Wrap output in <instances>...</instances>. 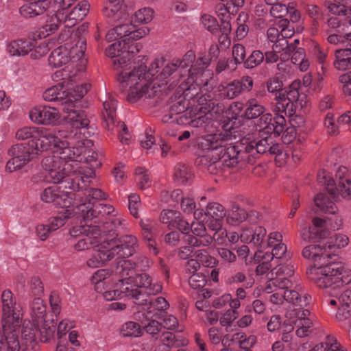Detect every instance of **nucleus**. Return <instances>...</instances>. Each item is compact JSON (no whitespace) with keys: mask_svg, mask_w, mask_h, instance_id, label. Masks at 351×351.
<instances>
[{"mask_svg":"<svg viewBox=\"0 0 351 351\" xmlns=\"http://www.w3.org/2000/svg\"><path fill=\"white\" fill-rule=\"evenodd\" d=\"M310 351H344V350L333 337L327 336L324 342L315 345Z\"/></svg>","mask_w":351,"mask_h":351,"instance_id":"e433bc0d","label":"nucleus"},{"mask_svg":"<svg viewBox=\"0 0 351 351\" xmlns=\"http://www.w3.org/2000/svg\"><path fill=\"white\" fill-rule=\"evenodd\" d=\"M331 248V245H309L306 246L302 252L304 258L311 260L314 265L309 268L306 274L311 280L314 281L317 287H326L327 283L335 280L338 285H341L340 280L331 274L333 272L340 274L345 271V268L341 263L329 262L332 255L328 251Z\"/></svg>","mask_w":351,"mask_h":351,"instance_id":"f03ea898","label":"nucleus"},{"mask_svg":"<svg viewBox=\"0 0 351 351\" xmlns=\"http://www.w3.org/2000/svg\"><path fill=\"white\" fill-rule=\"evenodd\" d=\"M121 5L120 3H108V5L104 8L103 12L104 14L108 18L114 19L118 20L122 16V12L121 11Z\"/></svg>","mask_w":351,"mask_h":351,"instance_id":"e2e57ef3","label":"nucleus"},{"mask_svg":"<svg viewBox=\"0 0 351 351\" xmlns=\"http://www.w3.org/2000/svg\"><path fill=\"white\" fill-rule=\"evenodd\" d=\"M32 316L33 321L37 324L45 321L47 307L43 300L40 298H35L32 303Z\"/></svg>","mask_w":351,"mask_h":351,"instance_id":"473e14b6","label":"nucleus"},{"mask_svg":"<svg viewBox=\"0 0 351 351\" xmlns=\"http://www.w3.org/2000/svg\"><path fill=\"white\" fill-rule=\"evenodd\" d=\"M104 112H103L104 118L109 125V123H113L116 116L117 101L114 99L110 98L103 104Z\"/></svg>","mask_w":351,"mask_h":351,"instance_id":"de8ad7c7","label":"nucleus"},{"mask_svg":"<svg viewBox=\"0 0 351 351\" xmlns=\"http://www.w3.org/2000/svg\"><path fill=\"white\" fill-rule=\"evenodd\" d=\"M56 152L59 154V157L62 160H66L81 162L83 159L82 154L85 152V147L82 146L75 147L66 140L60 138Z\"/></svg>","mask_w":351,"mask_h":351,"instance_id":"6ab92c4d","label":"nucleus"},{"mask_svg":"<svg viewBox=\"0 0 351 351\" xmlns=\"http://www.w3.org/2000/svg\"><path fill=\"white\" fill-rule=\"evenodd\" d=\"M20 326L2 325L3 335L0 339V351H20L21 346L16 329Z\"/></svg>","mask_w":351,"mask_h":351,"instance_id":"a211bd4d","label":"nucleus"},{"mask_svg":"<svg viewBox=\"0 0 351 351\" xmlns=\"http://www.w3.org/2000/svg\"><path fill=\"white\" fill-rule=\"evenodd\" d=\"M114 272L117 276L121 277L120 279H126L130 276H134V271L132 269L130 261L123 258L118 262Z\"/></svg>","mask_w":351,"mask_h":351,"instance_id":"8fccbe9b","label":"nucleus"},{"mask_svg":"<svg viewBox=\"0 0 351 351\" xmlns=\"http://www.w3.org/2000/svg\"><path fill=\"white\" fill-rule=\"evenodd\" d=\"M36 133L35 139L28 142L36 156L48 150L51 146L57 147L60 138L56 133H52L43 128H39Z\"/></svg>","mask_w":351,"mask_h":351,"instance_id":"9b49d317","label":"nucleus"},{"mask_svg":"<svg viewBox=\"0 0 351 351\" xmlns=\"http://www.w3.org/2000/svg\"><path fill=\"white\" fill-rule=\"evenodd\" d=\"M300 86V81L295 80L289 86L286 94H280V100L274 108L275 116L283 112H288L289 116H292L298 109H302L306 106V95L299 92Z\"/></svg>","mask_w":351,"mask_h":351,"instance_id":"39448f33","label":"nucleus"},{"mask_svg":"<svg viewBox=\"0 0 351 351\" xmlns=\"http://www.w3.org/2000/svg\"><path fill=\"white\" fill-rule=\"evenodd\" d=\"M29 117L36 124L47 125L56 122L60 115L56 108L48 106H37L29 111Z\"/></svg>","mask_w":351,"mask_h":351,"instance_id":"2eb2a0df","label":"nucleus"},{"mask_svg":"<svg viewBox=\"0 0 351 351\" xmlns=\"http://www.w3.org/2000/svg\"><path fill=\"white\" fill-rule=\"evenodd\" d=\"M130 276L126 279H119L117 282V287L119 290L117 291L121 295V298H127L132 300L136 305H147L148 304L147 293L138 289L134 281L131 280Z\"/></svg>","mask_w":351,"mask_h":351,"instance_id":"1a4fd4ad","label":"nucleus"},{"mask_svg":"<svg viewBox=\"0 0 351 351\" xmlns=\"http://www.w3.org/2000/svg\"><path fill=\"white\" fill-rule=\"evenodd\" d=\"M70 121L72 127L77 129H87L90 124L86 114L82 110L72 112Z\"/></svg>","mask_w":351,"mask_h":351,"instance_id":"a19ab883","label":"nucleus"},{"mask_svg":"<svg viewBox=\"0 0 351 351\" xmlns=\"http://www.w3.org/2000/svg\"><path fill=\"white\" fill-rule=\"evenodd\" d=\"M350 0H326L324 5L335 15H343L346 11L347 5Z\"/></svg>","mask_w":351,"mask_h":351,"instance_id":"c03bdc74","label":"nucleus"},{"mask_svg":"<svg viewBox=\"0 0 351 351\" xmlns=\"http://www.w3.org/2000/svg\"><path fill=\"white\" fill-rule=\"evenodd\" d=\"M205 215L211 217L213 219H223L226 216V211L223 206L214 202L207 206Z\"/></svg>","mask_w":351,"mask_h":351,"instance_id":"4d7b16f0","label":"nucleus"},{"mask_svg":"<svg viewBox=\"0 0 351 351\" xmlns=\"http://www.w3.org/2000/svg\"><path fill=\"white\" fill-rule=\"evenodd\" d=\"M102 237L99 235V238H95L93 236L89 237V235H85L77 243L74 245V247L77 251H82L88 250L90 246H93L96 249L98 248V245H100Z\"/></svg>","mask_w":351,"mask_h":351,"instance_id":"37998d69","label":"nucleus"},{"mask_svg":"<svg viewBox=\"0 0 351 351\" xmlns=\"http://www.w3.org/2000/svg\"><path fill=\"white\" fill-rule=\"evenodd\" d=\"M196 163L205 167L208 172L213 175H220L226 171V163L217 156L213 149H208L206 154L196 159Z\"/></svg>","mask_w":351,"mask_h":351,"instance_id":"4468645a","label":"nucleus"},{"mask_svg":"<svg viewBox=\"0 0 351 351\" xmlns=\"http://www.w3.org/2000/svg\"><path fill=\"white\" fill-rule=\"evenodd\" d=\"M265 60L264 53L260 50H254L246 58L243 66L247 69H254L259 66Z\"/></svg>","mask_w":351,"mask_h":351,"instance_id":"864d4df0","label":"nucleus"},{"mask_svg":"<svg viewBox=\"0 0 351 351\" xmlns=\"http://www.w3.org/2000/svg\"><path fill=\"white\" fill-rule=\"evenodd\" d=\"M214 237L210 235L206 234H202V236L195 237L192 234L186 235L184 241L190 245L194 247H201V246H208L210 245L213 240Z\"/></svg>","mask_w":351,"mask_h":351,"instance_id":"4c0bfd02","label":"nucleus"},{"mask_svg":"<svg viewBox=\"0 0 351 351\" xmlns=\"http://www.w3.org/2000/svg\"><path fill=\"white\" fill-rule=\"evenodd\" d=\"M324 232H319L314 231L311 226L305 227L300 231V237L306 243H315L324 239Z\"/></svg>","mask_w":351,"mask_h":351,"instance_id":"a18cd8bd","label":"nucleus"},{"mask_svg":"<svg viewBox=\"0 0 351 351\" xmlns=\"http://www.w3.org/2000/svg\"><path fill=\"white\" fill-rule=\"evenodd\" d=\"M179 213V212L173 210H164L160 215V221L162 223L168 224L169 228H171L173 227Z\"/></svg>","mask_w":351,"mask_h":351,"instance_id":"774afa93","label":"nucleus"},{"mask_svg":"<svg viewBox=\"0 0 351 351\" xmlns=\"http://www.w3.org/2000/svg\"><path fill=\"white\" fill-rule=\"evenodd\" d=\"M75 193L61 191L58 186L46 188L40 195L41 199L47 203H51L56 206L67 208L71 205Z\"/></svg>","mask_w":351,"mask_h":351,"instance_id":"ddd939ff","label":"nucleus"},{"mask_svg":"<svg viewBox=\"0 0 351 351\" xmlns=\"http://www.w3.org/2000/svg\"><path fill=\"white\" fill-rule=\"evenodd\" d=\"M345 271H341L340 274H335V272L331 274L334 275L332 277L335 278V276L340 280H342V284L338 285L335 280H331L329 283H327L326 287H319L322 289H326L325 294L328 296H325L324 302L327 304L332 306H339V289L343 285H347L350 282V279H348V276H346Z\"/></svg>","mask_w":351,"mask_h":351,"instance_id":"dca6fc26","label":"nucleus"},{"mask_svg":"<svg viewBox=\"0 0 351 351\" xmlns=\"http://www.w3.org/2000/svg\"><path fill=\"white\" fill-rule=\"evenodd\" d=\"M335 318L340 323L348 321L351 324V287L339 295V306Z\"/></svg>","mask_w":351,"mask_h":351,"instance_id":"412c9836","label":"nucleus"},{"mask_svg":"<svg viewBox=\"0 0 351 351\" xmlns=\"http://www.w3.org/2000/svg\"><path fill=\"white\" fill-rule=\"evenodd\" d=\"M131 277V280L134 281L138 289L145 288L146 289L143 293H147V296L156 295L162 289V285L157 282H153L151 276L146 273L135 274Z\"/></svg>","mask_w":351,"mask_h":351,"instance_id":"4be33fe9","label":"nucleus"},{"mask_svg":"<svg viewBox=\"0 0 351 351\" xmlns=\"http://www.w3.org/2000/svg\"><path fill=\"white\" fill-rule=\"evenodd\" d=\"M34 47V40L18 39L7 45V51L12 56H24Z\"/></svg>","mask_w":351,"mask_h":351,"instance_id":"5701e85b","label":"nucleus"},{"mask_svg":"<svg viewBox=\"0 0 351 351\" xmlns=\"http://www.w3.org/2000/svg\"><path fill=\"white\" fill-rule=\"evenodd\" d=\"M69 60V48L66 46H60L55 49L48 58L49 64L53 67H60Z\"/></svg>","mask_w":351,"mask_h":351,"instance_id":"bb28decb","label":"nucleus"},{"mask_svg":"<svg viewBox=\"0 0 351 351\" xmlns=\"http://www.w3.org/2000/svg\"><path fill=\"white\" fill-rule=\"evenodd\" d=\"M335 60L334 66L339 71H345L351 69V56L347 54L346 51L337 49L335 51Z\"/></svg>","mask_w":351,"mask_h":351,"instance_id":"c9c22d12","label":"nucleus"},{"mask_svg":"<svg viewBox=\"0 0 351 351\" xmlns=\"http://www.w3.org/2000/svg\"><path fill=\"white\" fill-rule=\"evenodd\" d=\"M253 85L252 77L245 75L240 79L234 80L225 86H221V95L223 99H233L243 93L250 91Z\"/></svg>","mask_w":351,"mask_h":351,"instance_id":"9d476101","label":"nucleus"},{"mask_svg":"<svg viewBox=\"0 0 351 351\" xmlns=\"http://www.w3.org/2000/svg\"><path fill=\"white\" fill-rule=\"evenodd\" d=\"M197 106V110L204 114H206L215 108V102L213 101L210 95H202L201 96L196 95Z\"/></svg>","mask_w":351,"mask_h":351,"instance_id":"ea45409f","label":"nucleus"},{"mask_svg":"<svg viewBox=\"0 0 351 351\" xmlns=\"http://www.w3.org/2000/svg\"><path fill=\"white\" fill-rule=\"evenodd\" d=\"M232 60L237 66L238 64L243 63L246 60V51L245 47L239 43L234 44L232 48Z\"/></svg>","mask_w":351,"mask_h":351,"instance_id":"bf43d9fd","label":"nucleus"},{"mask_svg":"<svg viewBox=\"0 0 351 351\" xmlns=\"http://www.w3.org/2000/svg\"><path fill=\"white\" fill-rule=\"evenodd\" d=\"M69 1L70 0H64L63 6L66 7H64L62 10L58 11L56 14V20L63 21L64 26L66 27H73L77 23L83 20L89 10L88 1H83L69 11L68 9L71 7Z\"/></svg>","mask_w":351,"mask_h":351,"instance_id":"6e6552de","label":"nucleus"},{"mask_svg":"<svg viewBox=\"0 0 351 351\" xmlns=\"http://www.w3.org/2000/svg\"><path fill=\"white\" fill-rule=\"evenodd\" d=\"M142 332L141 326L136 322H128L122 326L121 332L124 337H138Z\"/></svg>","mask_w":351,"mask_h":351,"instance_id":"052dcab7","label":"nucleus"},{"mask_svg":"<svg viewBox=\"0 0 351 351\" xmlns=\"http://www.w3.org/2000/svg\"><path fill=\"white\" fill-rule=\"evenodd\" d=\"M22 337L26 342L27 347H30L34 351L38 349L37 336L38 335V324L36 322H24L21 331Z\"/></svg>","mask_w":351,"mask_h":351,"instance_id":"b1692460","label":"nucleus"},{"mask_svg":"<svg viewBox=\"0 0 351 351\" xmlns=\"http://www.w3.org/2000/svg\"><path fill=\"white\" fill-rule=\"evenodd\" d=\"M69 163L62 160L58 156H49L45 157L42 160V167L46 173L58 169L64 165Z\"/></svg>","mask_w":351,"mask_h":351,"instance_id":"79ce46f5","label":"nucleus"},{"mask_svg":"<svg viewBox=\"0 0 351 351\" xmlns=\"http://www.w3.org/2000/svg\"><path fill=\"white\" fill-rule=\"evenodd\" d=\"M45 177L49 182L58 184L61 182H66L71 185L70 189L76 190V171H73L71 165H64L63 167L46 173Z\"/></svg>","mask_w":351,"mask_h":351,"instance_id":"f3484780","label":"nucleus"},{"mask_svg":"<svg viewBox=\"0 0 351 351\" xmlns=\"http://www.w3.org/2000/svg\"><path fill=\"white\" fill-rule=\"evenodd\" d=\"M28 2L23 5L20 9V14L25 17V18H32L38 15H41L45 12L46 10H45V3L41 4V6L38 4H36V1H26Z\"/></svg>","mask_w":351,"mask_h":351,"instance_id":"c756f323","label":"nucleus"},{"mask_svg":"<svg viewBox=\"0 0 351 351\" xmlns=\"http://www.w3.org/2000/svg\"><path fill=\"white\" fill-rule=\"evenodd\" d=\"M141 323L147 333L151 335L155 339H159L163 330L162 323L154 319L148 320L147 323Z\"/></svg>","mask_w":351,"mask_h":351,"instance_id":"6e6d98bb","label":"nucleus"},{"mask_svg":"<svg viewBox=\"0 0 351 351\" xmlns=\"http://www.w3.org/2000/svg\"><path fill=\"white\" fill-rule=\"evenodd\" d=\"M244 117L247 119H254L261 117L265 111L263 106L258 103L256 99H250L246 103Z\"/></svg>","mask_w":351,"mask_h":351,"instance_id":"72a5a7b5","label":"nucleus"},{"mask_svg":"<svg viewBox=\"0 0 351 351\" xmlns=\"http://www.w3.org/2000/svg\"><path fill=\"white\" fill-rule=\"evenodd\" d=\"M198 262L207 267H213L216 264V259L211 256L206 250H197L194 252Z\"/></svg>","mask_w":351,"mask_h":351,"instance_id":"13d9d810","label":"nucleus"},{"mask_svg":"<svg viewBox=\"0 0 351 351\" xmlns=\"http://www.w3.org/2000/svg\"><path fill=\"white\" fill-rule=\"evenodd\" d=\"M112 206L106 204H97L93 205L91 203L79 204L75 208V213L82 217L84 221H91L99 215H108L114 211Z\"/></svg>","mask_w":351,"mask_h":351,"instance_id":"f8f14e48","label":"nucleus"},{"mask_svg":"<svg viewBox=\"0 0 351 351\" xmlns=\"http://www.w3.org/2000/svg\"><path fill=\"white\" fill-rule=\"evenodd\" d=\"M284 297L288 302L301 307L307 306L311 300V295L302 291L287 290L284 291Z\"/></svg>","mask_w":351,"mask_h":351,"instance_id":"cd10ccee","label":"nucleus"},{"mask_svg":"<svg viewBox=\"0 0 351 351\" xmlns=\"http://www.w3.org/2000/svg\"><path fill=\"white\" fill-rule=\"evenodd\" d=\"M43 97L45 101H54L58 104H64L66 102V90H64L63 83H58L47 88L43 94Z\"/></svg>","mask_w":351,"mask_h":351,"instance_id":"a878e982","label":"nucleus"},{"mask_svg":"<svg viewBox=\"0 0 351 351\" xmlns=\"http://www.w3.org/2000/svg\"><path fill=\"white\" fill-rule=\"evenodd\" d=\"M154 10L149 8L138 10L133 15L132 22L134 24L148 23L153 19Z\"/></svg>","mask_w":351,"mask_h":351,"instance_id":"09e8293b","label":"nucleus"},{"mask_svg":"<svg viewBox=\"0 0 351 351\" xmlns=\"http://www.w3.org/2000/svg\"><path fill=\"white\" fill-rule=\"evenodd\" d=\"M314 202L317 208L315 212L320 211L326 214L335 215L337 211L335 202L328 194L323 193L317 194L314 198Z\"/></svg>","mask_w":351,"mask_h":351,"instance_id":"393cba45","label":"nucleus"},{"mask_svg":"<svg viewBox=\"0 0 351 351\" xmlns=\"http://www.w3.org/2000/svg\"><path fill=\"white\" fill-rule=\"evenodd\" d=\"M8 154L11 158L7 162L5 167L10 172L22 168L36 156L28 143L12 146L8 150Z\"/></svg>","mask_w":351,"mask_h":351,"instance_id":"0eeeda50","label":"nucleus"},{"mask_svg":"<svg viewBox=\"0 0 351 351\" xmlns=\"http://www.w3.org/2000/svg\"><path fill=\"white\" fill-rule=\"evenodd\" d=\"M206 277L202 274L196 273L192 274L189 278V285L193 289L197 290L202 289L206 284Z\"/></svg>","mask_w":351,"mask_h":351,"instance_id":"680f3d73","label":"nucleus"},{"mask_svg":"<svg viewBox=\"0 0 351 351\" xmlns=\"http://www.w3.org/2000/svg\"><path fill=\"white\" fill-rule=\"evenodd\" d=\"M271 134L280 136L285 130L286 127V119L282 114H276L273 117Z\"/></svg>","mask_w":351,"mask_h":351,"instance_id":"69168bd1","label":"nucleus"},{"mask_svg":"<svg viewBox=\"0 0 351 351\" xmlns=\"http://www.w3.org/2000/svg\"><path fill=\"white\" fill-rule=\"evenodd\" d=\"M70 234L72 237H79L80 235H89V237L93 236L95 238H99V235L101 234V230L96 226L86 225V226H78L73 228L70 231Z\"/></svg>","mask_w":351,"mask_h":351,"instance_id":"f704fd0d","label":"nucleus"},{"mask_svg":"<svg viewBox=\"0 0 351 351\" xmlns=\"http://www.w3.org/2000/svg\"><path fill=\"white\" fill-rule=\"evenodd\" d=\"M192 177L190 168L184 164L178 163L174 167L173 178L180 184H185Z\"/></svg>","mask_w":351,"mask_h":351,"instance_id":"58836bf2","label":"nucleus"},{"mask_svg":"<svg viewBox=\"0 0 351 351\" xmlns=\"http://www.w3.org/2000/svg\"><path fill=\"white\" fill-rule=\"evenodd\" d=\"M90 87V84L84 83L80 85H76L73 88H71L69 92L66 91V98L69 99H66V101H76L81 99L87 93Z\"/></svg>","mask_w":351,"mask_h":351,"instance_id":"49530a36","label":"nucleus"},{"mask_svg":"<svg viewBox=\"0 0 351 351\" xmlns=\"http://www.w3.org/2000/svg\"><path fill=\"white\" fill-rule=\"evenodd\" d=\"M224 133L210 134L205 138V146L207 149H213L217 156H219L228 168L234 167L240 160L247 162V154L245 152V141H242L241 145H231L226 147L223 145L226 140L230 139L232 136V125L229 123L223 125Z\"/></svg>","mask_w":351,"mask_h":351,"instance_id":"7ed1b4c3","label":"nucleus"},{"mask_svg":"<svg viewBox=\"0 0 351 351\" xmlns=\"http://www.w3.org/2000/svg\"><path fill=\"white\" fill-rule=\"evenodd\" d=\"M130 58L129 57V53H125V51H121V54L112 60V64L114 69L117 71V80L120 83L119 80V75L121 73H130V71H127V67L129 64H130ZM125 88H122L121 84H119V88L123 93Z\"/></svg>","mask_w":351,"mask_h":351,"instance_id":"c85d7f7f","label":"nucleus"},{"mask_svg":"<svg viewBox=\"0 0 351 351\" xmlns=\"http://www.w3.org/2000/svg\"><path fill=\"white\" fill-rule=\"evenodd\" d=\"M1 322L2 325L20 326L23 313L19 304L16 303V298L10 289L4 290L1 295Z\"/></svg>","mask_w":351,"mask_h":351,"instance_id":"423d86ee","label":"nucleus"},{"mask_svg":"<svg viewBox=\"0 0 351 351\" xmlns=\"http://www.w3.org/2000/svg\"><path fill=\"white\" fill-rule=\"evenodd\" d=\"M189 107V102L185 99H181L176 103L173 104L169 110V114L165 115L162 118V121L167 123L174 114H179L184 112Z\"/></svg>","mask_w":351,"mask_h":351,"instance_id":"5fc2aeb1","label":"nucleus"},{"mask_svg":"<svg viewBox=\"0 0 351 351\" xmlns=\"http://www.w3.org/2000/svg\"><path fill=\"white\" fill-rule=\"evenodd\" d=\"M71 213L69 210H65L63 213H60L57 215L49 219V226L52 231H55L63 226L66 220L70 218Z\"/></svg>","mask_w":351,"mask_h":351,"instance_id":"3c124183","label":"nucleus"},{"mask_svg":"<svg viewBox=\"0 0 351 351\" xmlns=\"http://www.w3.org/2000/svg\"><path fill=\"white\" fill-rule=\"evenodd\" d=\"M159 339L160 342L168 348H177L185 344L184 341L178 339L173 333L169 331H162Z\"/></svg>","mask_w":351,"mask_h":351,"instance_id":"603ef678","label":"nucleus"},{"mask_svg":"<svg viewBox=\"0 0 351 351\" xmlns=\"http://www.w3.org/2000/svg\"><path fill=\"white\" fill-rule=\"evenodd\" d=\"M138 246L137 239L131 234L123 235L119 238H106L101 243L99 257L103 261H110L117 257L123 259L132 256Z\"/></svg>","mask_w":351,"mask_h":351,"instance_id":"20e7f679","label":"nucleus"},{"mask_svg":"<svg viewBox=\"0 0 351 351\" xmlns=\"http://www.w3.org/2000/svg\"><path fill=\"white\" fill-rule=\"evenodd\" d=\"M201 21L204 27L212 34H215L218 32L219 24L215 17L205 14L202 15Z\"/></svg>","mask_w":351,"mask_h":351,"instance_id":"338daca9","label":"nucleus"},{"mask_svg":"<svg viewBox=\"0 0 351 351\" xmlns=\"http://www.w3.org/2000/svg\"><path fill=\"white\" fill-rule=\"evenodd\" d=\"M146 61L145 57H142L141 60H138V65L134 66L130 73H121L119 75L121 87L129 86V90L125 96L129 103H136L142 98H154L160 92V86L154 83V77L163 66L164 60L162 58L154 60L148 70Z\"/></svg>","mask_w":351,"mask_h":351,"instance_id":"f257e3e1","label":"nucleus"},{"mask_svg":"<svg viewBox=\"0 0 351 351\" xmlns=\"http://www.w3.org/2000/svg\"><path fill=\"white\" fill-rule=\"evenodd\" d=\"M248 216V214L243 208L237 205H233L228 212L226 221L228 223L237 226L244 221Z\"/></svg>","mask_w":351,"mask_h":351,"instance_id":"2f4dec72","label":"nucleus"},{"mask_svg":"<svg viewBox=\"0 0 351 351\" xmlns=\"http://www.w3.org/2000/svg\"><path fill=\"white\" fill-rule=\"evenodd\" d=\"M39 128L38 127H24L17 130L16 132V138L18 140H34L35 135Z\"/></svg>","mask_w":351,"mask_h":351,"instance_id":"0e129e2a","label":"nucleus"},{"mask_svg":"<svg viewBox=\"0 0 351 351\" xmlns=\"http://www.w3.org/2000/svg\"><path fill=\"white\" fill-rule=\"evenodd\" d=\"M122 224V220L119 218L112 219L109 221H106L103 223L101 226H98L101 230L103 241L106 238H116L118 234L115 232V230L121 226Z\"/></svg>","mask_w":351,"mask_h":351,"instance_id":"7c9ffc66","label":"nucleus"},{"mask_svg":"<svg viewBox=\"0 0 351 351\" xmlns=\"http://www.w3.org/2000/svg\"><path fill=\"white\" fill-rule=\"evenodd\" d=\"M245 143V152L247 154V162L254 164L255 160L259 157L261 154L267 152L269 145L271 143V138L267 136L260 140H254L248 142L244 140Z\"/></svg>","mask_w":351,"mask_h":351,"instance_id":"aec40b11","label":"nucleus"}]
</instances>
